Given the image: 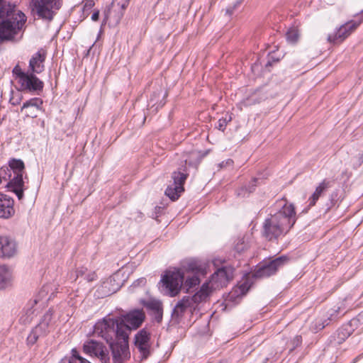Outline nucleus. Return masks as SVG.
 Segmentation results:
<instances>
[{
	"label": "nucleus",
	"instance_id": "16",
	"mask_svg": "<svg viewBox=\"0 0 363 363\" xmlns=\"http://www.w3.org/2000/svg\"><path fill=\"white\" fill-rule=\"evenodd\" d=\"M359 26L354 21H349L342 25L335 33L329 34L327 38L331 44H340L344 41Z\"/></svg>",
	"mask_w": 363,
	"mask_h": 363
},
{
	"label": "nucleus",
	"instance_id": "20",
	"mask_svg": "<svg viewBox=\"0 0 363 363\" xmlns=\"http://www.w3.org/2000/svg\"><path fill=\"white\" fill-rule=\"evenodd\" d=\"M43 100L40 98H33L25 103L21 107V111H25L26 117L36 118L38 111L42 110Z\"/></svg>",
	"mask_w": 363,
	"mask_h": 363
},
{
	"label": "nucleus",
	"instance_id": "15",
	"mask_svg": "<svg viewBox=\"0 0 363 363\" xmlns=\"http://www.w3.org/2000/svg\"><path fill=\"white\" fill-rule=\"evenodd\" d=\"M18 84V91L29 93L38 94L44 86V83L33 72H28L22 79H19Z\"/></svg>",
	"mask_w": 363,
	"mask_h": 363
},
{
	"label": "nucleus",
	"instance_id": "9",
	"mask_svg": "<svg viewBox=\"0 0 363 363\" xmlns=\"http://www.w3.org/2000/svg\"><path fill=\"white\" fill-rule=\"evenodd\" d=\"M289 257L286 255L280 256L274 259L265 262L259 266L254 272L255 278H267L277 273V272L287 264L289 262Z\"/></svg>",
	"mask_w": 363,
	"mask_h": 363
},
{
	"label": "nucleus",
	"instance_id": "17",
	"mask_svg": "<svg viewBox=\"0 0 363 363\" xmlns=\"http://www.w3.org/2000/svg\"><path fill=\"white\" fill-rule=\"evenodd\" d=\"M135 345L140 353L142 359H147L150 354V333L146 328L138 332L135 336Z\"/></svg>",
	"mask_w": 363,
	"mask_h": 363
},
{
	"label": "nucleus",
	"instance_id": "49",
	"mask_svg": "<svg viewBox=\"0 0 363 363\" xmlns=\"http://www.w3.org/2000/svg\"><path fill=\"white\" fill-rule=\"evenodd\" d=\"M268 65H271V62H267V66H268Z\"/></svg>",
	"mask_w": 363,
	"mask_h": 363
},
{
	"label": "nucleus",
	"instance_id": "5",
	"mask_svg": "<svg viewBox=\"0 0 363 363\" xmlns=\"http://www.w3.org/2000/svg\"><path fill=\"white\" fill-rule=\"evenodd\" d=\"M209 295L208 284L204 283L194 296H185L177 302L172 313V318L179 321L188 309L195 311L199 303L205 301Z\"/></svg>",
	"mask_w": 363,
	"mask_h": 363
},
{
	"label": "nucleus",
	"instance_id": "33",
	"mask_svg": "<svg viewBox=\"0 0 363 363\" xmlns=\"http://www.w3.org/2000/svg\"><path fill=\"white\" fill-rule=\"evenodd\" d=\"M363 163V153H359L354 158L353 167L357 168Z\"/></svg>",
	"mask_w": 363,
	"mask_h": 363
},
{
	"label": "nucleus",
	"instance_id": "4",
	"mask_svg": "<svg viewBox=\"0 0 363 363\" xmlns=\"http://www.w3.org/2000/svg\"><path fill=\"white\" fill-rule=\"evenodd\" d=\"M127 327L123 323H119L118 319L108 318L98 321L94 325V332L109 344L116 340L127 338Z\"/></svg>",
	"mask_w": 363,
	"mask_h": 363
},
{
	"label": "nucleus",
	"instance_id": "29",
	"mask_svg": "<svg viewBox=\"0 0 363 363\" xmlns=\"http://www.w3.org/2000/svg\"><path fill=\"white\" fill-rule=\"evenodd\" d=\"M199 157V155L195 151H191L189 152V155L188 156H186L184 159V162L186 164H189V166H193L196 164V162L194 160L197 159Z\"/></svg>",
	"mask_w": 363,
	"mask_h": 363
},
{
	"label": "nucleus",
	"instance_id": "42",
	"mask_svg": "<svg viewBox=\"0 0 363 363\" xmlns=\"http://www.w3.org/2000/svg\"><path fill=\"white\" fill-rule=\"evenodd\" d=\"M113 279L110 278L109 280L104 281L102 285L101 286V290H104L105 289H107L108 286L110 285L111 282L112 281Z\"/></svg>",
	"mask_w": 363,
	"mask_h": 363
},
{
	"label": "nucleus",
	"instance_id": "30",
	"mask_svg": "<svg viewBox=\"0 0 363 363\" xmlns=\"http://www.w3.org/2000/svg\"><path fill=\"white\" fill-rule=\"evenodd\" d=\"M84 359V357L79 355L78 351L74 348L72 350V356L69 358H65L64 359H67V361H72L73 359L74 363H79L81 360Z\"/></svg>",
	"mask_w": 363,
	"mask_h": 363
},
{
	"label": "nucleus",
	"instance_id": "41",
	"mask_svg": "<svg viewBox=\"0 0 363 363\" xmlns=\"http://www.w3.org/2000/svg\"><path fill=\"white\" fill-rule=\"evenodd\" d=\"M340 334H342L343 337H341V340L337 341V343L340 344L343 340H345V338L349 336V333H344L342 330L337 331V335H340Z\"/></svg>",
	"mask_w": 363,
	"mask_h": 363
},
{
	"label": "nucleus",
	"instance_id": "46",
	"mask_svg": "<svg viewBox=\"0 0 363 363\" xmlns=\"http://www.w3.org/2000/svg\"><path fill=\"white\" fill-rule=\"evenodd\" d=\"M6 1H4L3 0H0V5L1 6L3 5L4 3H5Z\"/></svg>",
	"mask_w": 363,
	"mask_h": 363
},
{
	"label": "nucleus",
	"instance_id": "11",
	"mask_svg": "<svg viewBox=\"0 0 363 363\" xmlns=\"http://www.w3.org/2000/svg\"><path fill=\"white\" fill-rule=\"evenodd\" d=\"M108 345L113 363H124L130 358L128 338L116 340Z\"/></svg>",
	"mask_w": 363,
	"mask_h": 363
},
{
	"label": "nucleus",
	"instance_id": "37",
	"mask_svg": "<svg viewBox=\"0 0 363 363\" xmlns=\"http://www.w3.org/2000/svg\"><path fill=\"white\" fill-rule=\"evenodd\" d=\"M83 279L87 281L88 282H90L96 279V274L93 272L88 271V272L85 274Z\"/></svg>",
	"mask_w": 363,
	"mask_h": 363
},
{
	"label": "nucleus",
	"instance_id": "24",
	"mask_svg": "<svg viewBox=\"0 0 363 363\" xmlns=\"http://www.w3.org/2000/svg\"><path fill=\"white\" fill-rule=\"evenodd\" d=\"M330 187V182L323 179L315 188V191L308 199V206L312 207L315 205L317 201Z\"/></svg>",
	"mask_w": 363,
	"mask_h": 363
},
{
	"label": "nucleus",
	"instance_id": "2",
	"mask_svg": "<svg viewBox=\"0 0 363 363\" xmlns=\"http://www.w3.org/2000/svg\"><path fill=\"white\" fill-rule=\"evenodd\" d=\"M296 220L294 204H284L277 213L267 218L262 226V235L267 240H277L294 226Z\"/></svg>",
	"mask_w": 363,
	"mask_h": 363
},
{
	"label": "nucleus",
	"instance_id": "40",
	"mask_svg": "<svg viewBox=\"0 0 363 363\" xmlns=\"http://www.w3.org/2000/svg\"><path fill=\"white\" fill-rule=\"evenodd\" d=\"M157 94L158 96L163 95V96H164V97L167 95L166 92H163V91H162V89H160V90H159V91H158V93H155V92H154V93L152 94V96H151V97H150V101H151L152 102H153V101H155V98L156 97V95H157Z\"/></svg>",
	"mask_w": 363,
	"mask_h": 363
},
{
	"label": "nucleus",
	"instance_id": "1",
	"mask_svg": "<svg viewBox=\"0 0 363 363\" xmlns=\"http://www.w3.org/2000/svg\"><path fill=\"white\" fill-rule=\"evenodd\" d=\"M202 269L194 264L174 271H167L162 277L161 282L165 293L171 297L178 295L182 289L188 293L199 285Z\"/></svg>",
	"mask_w": 363,
	"mask_h": 363
},
{
	"label": "nucleus",
	"instance_id": "25",
	"mask_svg": "<svg viewBox=\"0 0 363 363\" xmlns=\"http://www.w3.org/2000/svg\"><path fill=\"white\" fill-rule=\"evenodd\" d=\"M11 274L9 269L3 265L0 266V290L4 289L11 285Z\"/></svg>",
	"mask_w": 363,
	"mask_h": 363
},
{
	"label": "nucleus",
	"instance_id": "34",
	"mask_svg": "<svg viewBox=\"0 0 363 363\" xmlns=\"http://www.w3.org/2000/svg\"><path fill=\"white\" fill-rule=\"evenodd\" d=\"M246 244L245 243L244 240L242 239H239L238 242L236 243L235 246V250L240 253L245 250L246 248Z\"/></svg>",
	"mask_w": 363,
	"mask_h": 363
},
{
	"label": "nucleus",
	"instance_id": "6",
	"mask_svg": "<svg viewBox=\"0 0 363 363\" xmlns=\"http://www.w3.org/2000/svg\"><path fill=\"white\" fill-rule=\"evenodd\" d=\"M9 167L10 169L8 168L6 172H9L8 179L10 181L7 183L6 187L17 196L18 200H22L24 196V163L20 159L13 158L9 160Z\"/></svg>",
	"mask_w": 363,
	"mask_h": 363
},
{
	"label": "nucleus",
	"instance_id": "31",
	"mask_svg": "<svg viewBox=\"0 0 363 363\" xmlns=\"http://www.w3.org/2000/svg\"><path fill=\"white\" fill-rule=\"evenodd\" d=\"M13 75L16 76V79L18 81L19 79H22L28 72L22 71L21 67L16 65L12 71Z\"/></svg>",
	"mask_w": 363,
	"mask_h": 363
},
{
	"label": "nucleus",
	"instance_id": "35",
	"mask_svg": "<svg viewBox=\"0 0 363 363\" xmlns=\"http://www.w3.org/2000/svg\"><path fill=\"white\" fill-rule=\"evenodd\" d=\"M145 284H146V279L144 277H141V278L135 280L130 287L133 289L137 286H145Z\"/></svg>",
	"mask_w": 363,
	"mask_h": 363
},
{
	"label": "nucleus",
	"instance_id": "22",
	"mask_svg": "<svg viewBox=\"0 0 363 363\" xmlns=\"http://www.w3.org/2000/svg\"><path fill=\"white\" fill-rule=\"evenodd\" d=\"M45 60V52L43 50L37 52L30 60L29 68L31 72L40 74L44 70V62Z\"/></svg>",
	"mask_w": 363,
	"mask_h": 363
},
{
	"label": "nucleus",
	"instance_id": "7",
	"mask_svg": "<svg viewBox=\"0 0 363 363\" xmlns=\"http://www.w3.org/2000/svg\"><path fill=\"white\" fill-rule=\"evenodd\" d=\"M54 311L50 308L40 320L39 323L30 331L27 337L28 345H34L39 337H45L55 328V320L53 318Z\"/></svg>",
	"mask_w": 363,
	"mask_h": 363
},
{
	"label": "nucleus",
	"instance_id": "36",
	"mask_svg": "<svg viewBox=\"0 0 363 363\" xmlns=\"http://www.w3.org/2000/svg\"><path fill=\"white\" fill-rule=\"evenodd\" d=\"M6 170H8V167H1L0 169V184L2 182V180L7 181L9 179L7 178Z\"/></svg>",
	"mask_w": 363,
	"mask_h": 363
},
{
	"label": "nucleus",
	"instance_id": "27",
	"mask_svg": "<svg viewBox=\"0 0 363 363\" xmlns=\"http://www.w3.org/2000/svg\"><path fill=\"white\" fill-rule=\"evenodd\" d=\"M286 36V39H287L288 42H289L291 43H295L298 41V36H299L298 31L297 29H296L294 28H290L287 31Z\"/></svg>",
	"mask_w": 363,
	"mask_h": 363
},
{
	"label": "nucleus",
	"instance_id": "23",
	"mask_svg": "<svg viewBox=\"0 0 363 363\" xmlns=\"http://www.w3.org/2000/svg\"><path fill=\"white\" fill-rule=\"evenodd\" d=\"M143 305L152 313L155 320L160 323L162 320L163 308L161 301L155 299L143 301Z\"/></svg>",
	"mask_w": 363,
	"mask_h": 363
},
{
	"label": "nucleus",
	"instance_id": "13",
	"mask_svg": "<svg viewBox=\"0 0 363 363\" xmlns=\"http://www.w3.org/2000/svg\"><path fill=\"white\" fill-rule=\"evenodd\" d=\"M187 174L180 170L174 172L172 178L173 184L167 186L165 194L172 201H176L180 196V194L184 191V184L187 178Z\"/></svg>",
	"mask_w": 363,
	"mask_h": 363
},
{
	"label": "nucleus",
	"instance_id": "43",
	"mask_svg": "<svg viewBox=\"0 0 363 363\" xmlns=\"http://www.w3.org/2000/svg\"><path fill=\"white\" fill-rule=\"evenodd\" d=\"M99 11H96L95 12H94V13L91 16V20L94 21H96L99 20Z\"/></svg>",
	"mask_w": 363,
	"mask_h": 363
},
{
	"label": "nucleus",
	"instance_id": "26",
	"mask_svg": "<svg viewBox=\"0 0 363 363\" xmlns=\"http://www.w3.org/2000/svg\"><path fill=\"white\" fill-rule=\"evenodd\" d=\"M130 0H113L111 4L112 9L118 12L117 20L120 21L123 16L124 11L128 7Z\"/></svg>",
	"mask_w": 363,
	"mask_h": 363
},
{
	"label": "nucleus",
	"instance_id": "14",
	"mask_svg": "<svg viewBox=\"0 0 363 363\" xmlns=\"http://www.w3.org/2000/svg\"><path fill=\"white\" fill-rule=\"evenodd\" d=\"M145 318V315L143 311L136 309L130 311L117 319L119 323H123L127 327L128 330L125 331V333L127 338H128L130 330L132 329L135 330L138 328L143 323Z\"/></svg>",
	"mask_w": 363,
	"mask_h": 363
},
{
	"label": "nucleus",
	"instance_id": "32",
	"mask_svg": "<svg viewBox=\"0 0 363 363\" xmlns=\"http://www.w3.org/2000/svg\"><path fill=\"white\" fill-rule=\"evenodd\" d=\"M22 98H23V96L20 94H18L17 95L13 94L9 99V102L13 106H17V105L20 104V103L22 100Z\"/></svg>",
	"mask_w": 363,
	"mask_h": 363
},
{
	"label": "nucleus",
	"instance_id": "19",
	"mask_svg": "<svg viewBox=\"0 0 363 363\" xmlns=\"http://www.w3.org/2000/svg\"><path fill=\"white\" fill-rule=\"evenodd\" d=\"M13 199L4 194L0 193V218L9 219L15 213Z\"/></svg>",
	"mask_w": 363,
	"mask_h": 363
},
{
	"label": "nucleus",
	"instance_id": "38",
	"mask_svg": "<svg viewBox=\"0 0 363 363\" xmlns=\"http://www.w3.org/2000/svg\"><path fill=\"white\" fill-rule=\"evenodd\" d=\"M88 272V269L85 267H80L79 269H77L76 271V274H77V277L79 278V277H82V278H84V277L85 276V274Z\"/></svg>",
	"mask_w": 363,
	"mask_h": 363
},
{
	"label": "nucleus",
	"instance_id": "45",
	"mask_svg": "<svg viewBox=\"0 0 363 363\" xmlns=\"http://www.w3.org/2000/svg\"><path fill=\"white\" fill-rule=\"evenodd\" d=\"M79 363H91V362L84 358V359H82Z\"/></svg>",
	"mask_w": 363,
	"mask_h": 363
},
{
	"label": "nucleus",
	"instance_id": "39",
	"mask_svg": "<svg viewBox=\"0 0 363 363\" xmlns=\"http://www.w3.org/2000/svg\"><path fill=\"white\" fill-rule=\"evenodd\" d=\"M94 5V2L93 0H86V2L84 6V9H91Z\"/></svg>",
	"mask_w": 363,
	"mask_h": 363
},
{
	"label": "nucleus",
	"instance_id": "10",
	"mask_svg": "<svg viewBox=\"0 0 363 363\" xmlns=\"http://www.w3.org/2000/svg\"><path fill=\"white\" fill-rule=\"evenodd\" d=\"M234 269L230 266H224L218 269L208 282L210 294L213 289L223 288L233 278Z\"/></svg>",
	"mask_w": 363,
	"mask_h": 363
},
{
	"label": "nucleus",
	"instance_id": "8",
	"mask_svg": "<svg viewBox=\"0 0 363 363\" xmlns=\"http://www.w3.org/2000/svg\"><path fill=\"white\" fill-rule=\"evenodd\" d=\"M30 5L38 18L51 21L55 15V10L62 6V0H31Z\"/></svg>",
	"mask_w": 363,
	"mask_h": 363
},
{
	"label": "nucleus",
	"instance_id": "28",
	"mask_svg": "<svg viewBox=\"0 0 363 363\" xmlns=\"http://www.w3.org/2000/svg\"><path fill=\"white\" fill-rule=\"evenodd\" d=\"M232 121V116L231 114H226L225 117L220 118L218 121V125H216V128L224 132L225 130V128L228 123H230Z\"/></svg>",
	"mask_w": 363,
	"mask_h": 363
},
{
	"label": "nucleus",
	"instance_id": "3",
	"mask_svg": "<svg viewBox=\"0 0 363 363\" xmlns=\"http://www.w3.org/2000/svg\"><path fill=\"white\" fill-rule=\"evenodd\" d=\"M26 21V15L14 4L4 3L0 7V44L13 40Z\"/></svg>",
	"mask_w": 363,
	"mask_h": 363
},
{
	"label": "nucleus",
	"instance_id": "18",
	"mask_svg": "<svg viewBox=\"0 0 363 363\" xmlns=\"http://www.w3.org/2000/svg\"><path fill=\"white\" fill-rule=\"evenodd\" d=\"M340 307L329 310L325 317L318 318L311 325V330L313 333H318L323 330L326 325H329L330 321L335 320L337 318L338 313Z\"/></svg>",
	"mask_w": 363,
	"mask_h": 363
},
{
	"label": "nucleus",
	"instance_id": "48",
	"mask_svg": "<svg viewBox=\"0 0 363 363\" xmlns=\"http://www.w3.org/2000/svg\"><path fill=\"white\" fill-rule=\"evenodd\" d=\"M267 360H268V359H267V358H265V359H264V361L262 363H266Z\"/></svg>",
	"mask_w": 363,
	"mask_h": 363
},
{
	"label": "nucleus",
	"instance_id": "47",
	"mask_svg": "<svg viewBox=\"0 0 363 363\" xmlns=\"http://www.w3.org/2000/svg\"><path fill=\"white\" fill-rule=\"evenodd\" d=\"M227 12L229 13H231L232 11H230V9H227Z\"/></svg>",
	"mask_w": 363,
	"mask_h": 363
},
{
	"label": "nucleus",
	"instance_id": "44",
	"mask_svg": "<svg viewBox=\"0 0 363 363\" xmlns=\"http://www.w3.org/2000/svg\"><path fill=\"white\" fill-rule=\"evenodd\" d=\"M118 288L113 289L112 290H108L107 292L104 293V296H108L113 293H115L117 291Z\"/></svg>",
	"mask_w": 363,
	"mask_h": 363
},
{
	"label": "nucleus",
	"instance_id": "12",
	"mask_svg": "<svg viewBox=\"0 0 363 363\" xmlns=\"http://www.w3.org/2000/svg\"><path fill=\"white\" fill-rule=\"evenodd\" d=\"M83 350L86 354L99 358L101 363H110L109 351L103 343L91 340L84 344Z\"/></svg>",
	"mask_w": 363,
	"mask_h": 363
},
{
	"label": "nucleus",
	"instance_id": "21",
	"mask_svg": "<svg viewBox=\"0 0 363 363\" xmlns=\"http://www.w3.org/2000/svg\"><path fill=\"white\" fill-rule=\"evenodd\" d=\"M16 252L15 242L7 236L0 235V257H11Z\"/></svg>",
	"mask_w": 363,
	"mask_h": 363
}]
</instances>
